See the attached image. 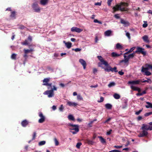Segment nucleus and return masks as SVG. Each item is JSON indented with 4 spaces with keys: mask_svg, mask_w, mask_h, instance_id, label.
<instances>
[{
    "mask_svg": "<svg viewBox=\"0 0 152 152\" xmlns=\"http://www.w3.org/2000/svg\"><path fill=\"white\" fill-rule=\"evenodd\" d=\"M97 58L100 62L98 63V66L99 67H102L105 71L107 72L111 71L117 72V68L114 67L112 68L108 64L107 61H105L101 56H98Z\"/></svg>",
    "mask_w": 152,
    "mask_h": 152,
    "instance_id": "f257e3e1",
    "label": "nucleus"
},
{
    "mask_svg": "<svg viewBox=\"0 0 152 152\" xmlns=\"http://www.w3.org/2000/svg\"><path fill=\"white\" fill-rule=\"evenodd\" d=\"M128 4L127 3L121 2L120 5L117 4L113 8L114 11L115 12L118 10L121 11H128V9L125 7L128 6Z\"/></svg>",
    "mask_w": 152,
    "mask_h": 152,
    "instance_id": "f03ea898",
    "label": "nucleus"
},
{
    "mask_svg": "<svg viewBox=\"0 0 152 152\" xmlns=\"http://www.w3.org/2000/svg\"><path fill=\"white\" fill-rule=\"evenodd\" d=\"M150 69H151L152 71V66L148 64H146L145 67L143 66L142 67L141 72L144 73V75L147 76H149L151 75V73L148 70Z\"/></svg>",
    "mask_w": 152,
    "mask_h": 152,
    "instance_id": "7ed1b4c3",
    "label": "nucleus"
},
{
    "mask_svg": "<svg viewBox=\"0 0 152 152\" xmlns=\"http://www.w3.org/2000/svg\"><path fill=\"white\" fill-rule=\"evenodd\" d=\"M70 132L73 134L77 133L79 131V126L78 125L70 124L69 125Z\"/></svg>",
    "mask_w": 152,
    "mask_h": 152,
    "instance_id": "20e7f679",
    "label": "nucleus"
},
{
    "mask_svg": "<svg viewBox=\"0 0 152 152\" xmlns=\"http://www.w3.org/2000/svg\"><path fill=\"white\" fill-rule=\"evenodd\" d=\"M54 90H57L56 88L54 86H53V88L52 90L47 91L45 92L43 94L45 95H47L49 98L51 97L54 96Z\"/></svg>",
    "mask_w": 152,
    "mask_h": 152,
    "instance_id": "39448f33",
    "label": "nucleus"
},
{
    "mask_svg": "<svg viewBox=\"0 0 152 152\" xmlns=\"http://www.w3.org/2000/svg\"><path fill=\"white\" fill-rule=\"evenodd\" d=\"M38 2V1H37L34 3L32 6V7L35 12H39L40 11V9L38 6L37 3Z\"/></svg>",
    "mask_w": 152,
    "mask_h": 152,
    "instance_id": "423d86ee",
    "label": "nucleus"
},
{
    "mask_svg": "<svg viewBox=\"0 0 152 152\" xmlns=\"http://www.w3.org/2000/svg\"><path fill=\"white\" fill-rule=\"evenodd\" d=\"M135 53H141L144 55H145L146 54V52L144 51V49L140 47H137V50L135 52Z\"/></svg>",
    "mask_w": 152,
    "mask_h": 152,
    "instance_id": "0eeeda50",
    "label": "nucleus"
},
{
    "mask_svg": "<svg viewBox=\"0 0 152 152\" xmlns=\"http://www.w3.org/2000/svg\"><path fill=\"white\" fill-rule=\"evenodd\" d=\"M128 54V53H125L124 54V60L121 61L120 62V63L121 64L122 63H124L126 65V66L128 65L129 59V58H128L126 55V54Z\"/></svg>",
    "mask_w": 152,
    "mask_h": 152,
    "instance_id": "6e6552de",
    "label": "nucleus"
},
{
    "mask_svg": "<svg viewBox=\"0 0 152 152\" xmlns=\"http://www.w3.org/2000/svg\"><path fill=\"white\" fill-rule=\"evenodd\" d=\"M141 81L140 80H139L134 81H130L128 82V84L129 85H137L139 84V83Z\"/></svg>",
    "mask_w": 152,
    "mask_h": 152,
    "instance_id": "1a4fd4ad",
    "label": "nucleus"
},
{
    "mask_svg": "<svg viewBox=\"0 0 152 152\" xmlns=\"http://www.w3.org/2000/svg\"><path fill=\"white\" fill-rule=\"evenodd\" d=\"M39 116L40 118L39 119L38 122L40 123L43 122L45 120V117L43 115L42 113L40 112L39 113Z\"/></svg>",
    "mask_w": 152,
    "mask_h": 152,
    "instance_id": "9d476101",
    "label": "nucleus"
},
{
    "mask_svg": "<svg viewBox=\"0 0 152 152\" xmlns=\"http://www.w3.org/2000/svg\"><path fill=\"white\" fill-rule=\"evenodd\" d=\"M71 30L73 32H77V33H80L83 31V29L80 28H79L76 27H73L71 28Z\"/></svg>",
    "mask_w": 152,
    "mask_h": 152,
    "instance_id": "9b49d317",
    "label": "nucleus"
},
{
    "mask_svg": "<svg viewBox=\"0 0 152 152\" xmlns=\"http://www.w3.org/2000/svg\"><path fill=\"white\" fill-rule=\"evenodd\" d=\"M50 80L49 78H46L44 79L43 81V85H46L47 86H48L50 87H51L52 85L51 83L49 84L48 83V82Z\"/></svg>",
    "mask_w": 152,
    "mask_h": 152,
    "instance_id": "f8f14e48",
    "label": "nucleus"
},
{
    "mask_svg": "<svg viewBox=\"0 0 152 152\" xmlns=\"http://www.w3.org/2000/svg\"><path fill=\"white\" fill-rule=\"evenodd\" d=\"M142 131L141 132L140 134L138 135V136L140 137H143L147 135L148 134V132L145 129H142Z\"/></svg>",
    "mask_w": 152,
    "mask_h": 152,
    "instance_id": "ddd939ff",
    "label": "nucleus"
},
{
    "mask_svg": "<svg viewBox=\"0 0 152 152\" xmlns=\"http://www.w3.org/2000/svg\"><path fill=\"white\" fill-rule=\"evenodd\" d=\"M79 62L83 66L84 69H85L86 66V61L84 60L80 59L79 60Z\"/></svg>",
    "mask_w": 152,
    "mask_h": 152,
    "instance_id": "4468645a",
    "label": "nucleus"
},
{
    "mask_svg": "<svg viewBox=\"0 0 152 152\" xmlns=\"http://www.w3.org/2000/svg\"><path fill=\"white\" fill-rule=\"evenodd\" d=\"M67 104L70 106L76 107L77 105V103L70 101H68L67 102Z\"/></svg>",
    "mask_w": 152,
    "mask_h": 152,
    "instance_id": "2eb2a0df",
    "label": "nucleus"
},
{
    "mask_svg": "<svg viewBox=\"0 0 152 152\" xmlns=\"http://www.w3.org/2000/svg\"><path fill=\"white\" fill-rule=\"evenodd\" d=\"M131 88L134 91H138V92H140L141 91V89L138 87L134 86L133 85H131L130 86Z\"/></svg>",
    "mask_w": 152,
    "mask_h": 152,
    "instance_id": "dca6fc26",
    "label": "nucleus"
},
{
    "mask_svg": "<svg viewBox=\"0 0 152 152\" xmlns=\"http://www.w3.org/2000/svg\"><path fill=\"white\" fill-rule=\"evenodd\" d=\"M104 34L107 36H111L112 35V31L110 30H108L104 32Z\"/></svg>",
    "mask_w": 152,
    "mask_h": 152,
    "instance_id": "f3484780",
    "label": "nucleus"
},
{
    "mask_svg": "<svg viewBox=\"0 0 152 152\" xmlns=\"http://www.w3.org/2000/svg\"><path fill=\"white\" fill-rule=\"evenodd\" d=\"M63 42L65 44L67 48L69 49L71 47L72 44L70 42H66L65 41H64Z\"/></svg>",
    "mask_w": 152,
    "mask_h": 152,
    "instance_id": "a211bd4d",
    "label": "nucleus"
},
{
    "mask_svg": "<svg viewBox=\"0 0 152 152\" xmlns=\"http://www.w3.org/2000/svg\"><path fill=\"white\" fill-rule=\"evenodd\" d=\"M121 23L124 24L126 26H128L129 25V23L128 21H126L123 19L121 20Z\"/></svg>",
    "mask_w": 152,
    "mask_h": 152,
    "instance_id": "6ab92c4d",
    "label": "nucleus"
},
{
    "mask_svg": "<svg viewBox=\"0 0 152 152\" xmlns=\"http://www.w3.org/2000/svg\"><path fill=\"white\" fill-rule=\"evenodd\" d=\"M49 0H41L40 4L42 5H45L48 2Z\"/></svg>",
    "mask_w": 152,
    "mask_h": 152,
    "instance_id": "aec40b11",
    "label": "nucleus"
},
{
    "mask_svg": "<svg viewBox=\"0 0 152 152\" xmlns=\"http://www.w3.org/2000/svg\"><path fill=\"white\" fill-rule=\"evenodd\" d=\"M149 128L148 126L147 125L143 124L141 128L142 129H145L146 130H149V129H148Z\"/></svg>",
    "mask_w": 152,
    "mask_h": 152,
    "instance_id": "412c9836",
    "label": "nucleus"
},
{
    "mask_svg": "<svg viewBox=\"0 0 152 152\" xmlns=\"http://www.w3.org/2000/svg\"><path fill=\"white\" fill-rule=\"evenodd\" d=\"M16 15L15 11H13L11 12V14L10 15V17L14 19H15Z\"/></svg>",
    "mask_w": 152,
    "mask_h": 152,
    "instance_id": "4be33fe9",
    "label": "nucleus"
},
{
    "mask_svg": "<svg viewBox=\"0 0 152 152\" xmlns=\"http://www.w3.org/2000/svg\"><path fill=\"white\" fill-rule=\"evenodd\" d=\"M146 103L147 104V105H145L146 108H152V103L148 102H147Z\"/></svg>",
    "mask_w": 152,
    "mask_h": 152,
    "instance_id": "5701e85b",
    "label": "nucleus"
},
{
    "mask_svg": "<svg viewBox=\"0 0 152 152\" xmlns=\"http://www.w3.org/2000/svg\"><path fill=\"white\" fill-rule=\"evenodd\" d=\"M122 53H121L120 54H117V53L115 52H113L111 53V55L112 57H118L119 56L121 55H122Z\"/></svg>",
    "mask_w": 152,
    "mask_h": 152,
    "instance_id": "b1692460",
    "label": "nucleus"
},
{
    "mask_svg": "<svg viewBox=\"0 0 152 152\" xmlns=\"http://www.w3.org/2000/svg\"><path fill=\"white\" fill-rule=\"evenodd\" d=\"M98 138L99 139L101 142L103 144H104L105 143L106 141L105 140H104L102 137L101 136H98Z\"/></svg>",
    "mask_w": 152,
    "mask_h": 152,
    "instance_id": "393cba45",
    "label": "nucleus"
},
{
    "mask_svg": "<svg viewBox=\"0 0 152 152\" xmlns=\"http://www.w3.org/2000/svg\"><path fill=\"white\" fill-rule=\"evenodd\" d=\"M68 119L70 120L74 121L75 120V118L73 115H69L68 116Z\"/></svg>",
    "mask_w": 152,
    "mask_h": 152,
    "instance_id": "a878e982",
    "label": "nucleus"
},
{
    "mask_svg": "<svg viewBox=\"0 0 152 152\" xmlns=\"http://www.w3.org/2000/svg\"><path fill=\"white\" fill-rule=\"evenodd\" d=\"M105 106L106 108L108 109H110L112 107V105L110 104H105Z\"/></svg>",
    "mask_w": 152,
    "mask_h": 152,
    "instance_id": "bb28decb",
    "label": "nucleus"
},
{
    "mask_svg": "<svg viewBox=\"0 0 152 152\" xmlns=\"http://www.w3.org/2000/svg\"><path fill=\"white\" fill-rule=\"evenodd\" d=\"M28 121L25 120H24L22 122V126H23V127H25V126H26L28 124Z\"/></svg>",
    "mask_w": 152,
    "mask_h": 152,
    "instance_id": "cd10ccee",
    "label": "nucleus"
},
{
    "mask_svg": "<svg viewBox=\"0 0 152 152\" xmlns=\"http://www.w3.org/2000/svg\"><path fill=\"white\" fill-rule=\"evenodd\" d=\"M114 98L116 99H118L120 97V95L117 94H115L113 95Z\"/></svg>",
    "mask_w": 152,
    "mask_h": 152,
    "instance_id": "c85d7f7f",
    "label": "nucleus"
},
{
    "mask_svg": "<svg viewBox=\"0 0 152 152\" xmlns=\"http://www.w3.org/2000/svg\"><path fill=\"white\" fill-rule=\"evenodd\" d=\"M116 47L119 49H121L123 48V47L119 43H118L116 45Z\"/></svg>",
    "mask_w": 152,
    "mask_h": 152,
    "instance_id": "c756f323",
    "label": "nucleus"
},
{
    "mask_svg": "<svg viewBox=\"0 0 152 152\" xmlns=\"http://www.w3.org/2000/svg\"><path fill=\"white\" fill-rule=\"evenodd\" d=\"M115 83L114 82H112L110 83L108 85V86L109 87H112L113 86H115Z\"/></svg>",
    "mask_w": 152,
    "mask_h": 152,
    "instance_id": "7c9ffc66",
    "label": "nucleus"
},
{
    "mask_svg": "<svg viewBox=\"0 0 152 152\" xmlns=\"http://www.w3.org/2000/svg\"><path fill=\"white\" fill-rule=\"evenodd\" d=\"M135 53L134 52L132 54H129L127 57L129 58V59L130 58H133L134 56Z\"/></svg>",
    "mask_w": 152,
    "mask_h": 152,
    "instance_id": "2f4dec72",
    "label": "nucleus"
},
{
    "mask_svg": "<svg viewBox=\"0 0 152 152\" xmlns=\"http://www.w3.org/2000/svg\"><path fill=\"white\" fill-rule=\"evenodd\" d=\"M77 100H83V97L80 94L77 95Z\"/></svg>",
    "mask_w": 152,
    "mask_h": 152,
    "instance_id": "473e14b6",
    "label": "nucleus"
},
{
    "mask_svg": "<svg viewBox=\"0 0 152 152\" xmlns=\"http://www.w3.org/2000/svg\"><path fill=\"white\" fill-rule=\"evenodd\" d=\"M141 82L142 83L147 82L150 84H151L152 83V81L151 80L149 79H148L147 80H144Z\"/></svg>",
    "mask_w": 152,
    "mask_h": 152,
    "instance_id": "72a5a7b5",
    "label": "nucleus"
},
{
    "mask_svg": "<svg viewBox=\"0 0 152 152\" xmlns=\"http://www.w3.org/2000/svg\"><path fill=\"white\" fill-rule=\"evenodd\" d=\"M54 140L55 145L56 146L58 145L59 144V142L58 141L57 139L56 138H54Z\"/></svg>",
    "mask_w": 152,
    "mask_h": 152,
    "instance_id": "f704fd0d",
    "label": "nucleus"
},
{
    "mask_svg": "<svg viewBox=\"0 0 152 152\" xmlns=\"http://www.w3.org/2000/svg\"><path fill=\"white\" fill-rule=\"evenodd\" d=\"M135 47H133L132 48H130V49L128 52L126 53H128V54L129 53L132 52L133 50H134L135 49Z\"/></svg>",
    "mask_w": 152,
    "mask_h": 152,
    "instance_id": "c9c22d12",
    "label": "nucleus"
},
{
    "mask_svg": "<svg viewBox=\"0 0 152 152\" xmlns=\"http://www.w3.org/2000/svg\"><path fill=\"white\" fill-rule=\"evenodd\" d=\"M24 51L25 53L26 54H27L30 52H31L32 51V50L31 49V50H24Z\"/></svg>",
    "mask_w": 152,
    "mask_h": 152,
    "instance_id": "e433bc0d",
    "label": "nucleus"
},
{
    "mask_svg": "<svg viewBox=\"0 0 152 152\" xmlns=\"http://www.w3.org/2000/svg\"><path fill=\"white\" fill-rule=\"evenodd\" d=\"M94 22L95 23H98L99 24H102V23L101 21H100L97 20V19H94Z\"/></svg>",
    "mask_w": 152,
    "mask_h": 152,
    "instance_id": "4c0bfd02",
    "label": "nucleus"
},
{
    "mask_svg": "<svg viewBox=\"0 0 152 152\" xmlns=\"http://www.w3.org/2000/svg\"><path fill=\"white\" fill-rule=\"evenodd\" d=\"M45 141H43L41 142H39V145H44L45 144Z\"/></svg>",
    "mask_w": 152,
    "mask_h": 152,
    "instance_id": "58836bf2",
    "label": "nucleus"
},
{
    "mask_svg": "<svg viewBox=\"0 0 152 152\" xmlns=\"http://www.w3.org/2000/svg\"><path fill=\"white\" fill-rule=\"evenodd\" d=\"M149 124L150 125L148 126L149 128L148 129L150 130H152V122H150Z\"/></svg>",
    "mask_w": 152,
    "mask_h": 152,
    "instance_id": "ea45409f",
    "label": "nucleus"
},
{
    "mask_svg": "<svg viewBox=\"0 0 152 152\" xmlns=\"http://www.w3.org/2000/svg\"><path fill=\"white\" fill-rule=\"evenodd\" d=\"M81 145L82 143L81 142L77 143L76 145V147L77 148H79Z\"/></svg>",
    "mask_w": 152,
    "mask_h": 152,
    "instance_id": "a19ab883",
    "label": "nucleus"
},
{
    "mask_svg": "<svg viewBox=\"0 0 152 152\" xmlns=\"http://www.w3.org/2000/svg\"><path fill=\"white\" fill-rule=\"evenodd\" d=\"M16 56V54L13 53L11 56V58L12 59H15Z\"/></svg>",
    "mask_w": 152,
    "mask_h": 152,
    "instance_id": "79ce46f5",
    "label": "nucleus"
},
{
    "mask_svg": "<svg viewBox=\"0 0 152 152\" xmlns=\"http://www.w3.org/2000/svg\"><path fill=\"white\" fill-rule=\"evenodd\" d=\"M87 141L88 143L89 144L92 145L94 143V142L91 140H88Z\"/></svg>",
    "mask_w": 152,
    "mask_h": 152,
    "instance_id": "37998d69",
    "label": "nucleus"
},
{
    "mask_svg": "<svg viewBox=\"0 0 152 152\" xmlns=\"http://www.w3.org/2000/svg\"><path fill=\"white\" fill-rule=\"evenodd\" d=\"M113 0H107V3L109 6H110L111 2Z\"/></svg>",
    "mask_w": 152,
    "mask_h": 152,
    "instance_id": "c03bdc74",
    "label": "nucleus"
},
{
    "mask_svg": "<svg viewBox=\"0 0 152 152\" xmlns=\"http://www.w3.org/2000/svg\"><path fill=\"white\" fill-rule=\"evenodd\" d=\"M101 2H102L101 1L100 2H97L96 3H94V5H96V6L98 5V6H100L101 5Z\"/></svg>",
    "mask_w": 152,
    "mask_h": 152,
    "instance_id": "a18cd8bd",
    "label": "nucleus"
},
{
    "mask_svg": "<svg viewBox=\"0 0 152 152\" xmlns=\"http://www.w3.org/2000/svg\"><path fill=\"white\" fill-rule=\"evenodd\" d=\"M103 100H104V98L102 97H101L100 98V100H98L97 102H102L103 101Z\"/></svg>",
    "mask_w": 152,
    "mask_h": 152,
    "instance_id": "49530a36",
    "label": "nucleus"
},
{
    "mask_svg": "<svg viewBox=\"0 0 152 152\" xmlns=\"http://www.w3.org/2000/svg\"><path fill=\"white\" fill-rule=\"evenodd\" d=\"M81 49L78 48H77L75 49H73V50H74L76 52H78L79 51L81 50Z\"/></svg>",
    "mask_w": 152,
    "mask_h": 152,
    "instance_id": "de8ad7c7",
    "label": "nucleus"
},
{
    "mask_svg": "<svg viewBox=\"0 0 152 152\" xmlns=\"http://www.w3.org/2000/svg\"><path fill=\"white\" fill-rule=\"evenodd\" d=\"M63 109H64V107H63V105H61L59 108V110L61 111H63Z\"/></svg>",
    "mask_w": 152,
    "mask_h": 152,
    "instance_id": "09e8293b",
    "label": "nucleus"
},
{
    "mask_svg": "<svg viewBox=\"0 0 152 152\" xmlns=\"http://www.w3.org/2000/svg\"><path fill=\"white\" fill-rule=\"evenodd\" d=\"M145 22H146L145 23H144L143 24L142 26H143V27H144V28H146L148 26V24L147 23V22L146 21Z\"/></svg>",
    "mask_w": 152,
    "mask_h": 152,
    "instance_id": "8fccbe9b",
    "label": "nucleus"
},
{
    "mask_svg": "<svg viewBox=\"0 0 152 152\" xmlns=\"http://www.w3.org/2000/svg\"><path fill=\"white\" fill-rule=\"evenodd\" d=\"M152 114V112H150L149 113H147L145 114L144 115L145 116H148L151 114Z\"/></svg>",
    "mask_w": 152,
    "mask_h": 152,
    "instance_id": "3c124183",
    "label": "nucleus"
},
{
    "mask_svg": "<svg viewBox=\"0 0 152 152\" xmlns=\"http://www.w3.org/2000/svg\"><path fill=\"white\" fill-rule=\"evenodd\" d=\"M142 111V109L140 110H139V111L136 112L135 113V114L137 115H138L140 114V113Z\"/></svg>",
    "mask_w": 152,
    "mask_h": 152,
    "instance_id": "603ef678",
    "label": "nucleus"
},
{
    "mask_svg": "<svg viewBox=\"0 0 152 152\" xmlns=\"http://www.w3.org/2000/svg\"><path fill=\"white\" fill-rule=\"evenodd\" d=\"M114 17L117 19H119L120 18V16L119 15V14H115L114 16Z\"/></svg>",
    "mask_w": 152,
    "mask_h": 152,
    "instance_id": "864d4df0",
    "label": "nucleus"
},
{
    "mask_svg": "<svg viewBox=\"0 0 152 152\" xmlns=\"http://www.w3.org/2000/svg\"><path fill=\"white\" fill-rule=\"evenodd\" d=\"M109 152H121L119 151L116 150H113L109 151Z\"/></svg>",
    "mask_w": 152,
    "mask_h": 152,
    "instance_id": "5fc2aeb1",
    "label": "nucleus"
},
{
    "mask_svg": "<svg viewBox=\"0 0 152 152\" xmlns=\"http://www.w3.org/2000/svg\"><path fill=\"white\" fill-rule=\"evenodd\" d=\"M112 131V130L111 129H110L109 131L107 132V134L108 135H110Z\"/></svg>",
    "mask_w": 152,
    "mask_h": 152,
    "instance_id": "6e6d98bb",
    "label": "nucleus"
},
{
    "mask_svg": "<svg viewBox=\"0 0 152 152\" xmlns=\"http://www.w3.org/2000/svg\"><path fill=\"white\" fill-rule=\"evenodd\" d=\"M114 147L116 148H120L122 147V145L119 146H114Z\"/></svg>",
    "mask_w": 152,
    "mask_h": 152,
    "instance_id": "4d7b16f0",
    "label": "nucleus"
},
{
    "mask_svg": "<svg viewBox=\"0 0 152 152\" xmlns=\"http://www.w3.org/2000/svg\"><path fill=\"white\" fill-rule=\"evenodd\" d=\"M130 34L129 32H126V35L128 38H130Z\"/></svg>",
    "mask_w": 152,
    "mask_h": 152,
    "instance_id": "13d9d810",
    "label": "nucleus"
},
{
    "mask_svg": "<svg viewBox=\"0 0 152 152\" xmlns=\"http://www.w3.org/2000/svg\"><path fill=\"white\" fill-rule=\"evenodd\" d=\"M147 13L149 14H151L152 15V10H149L147 12Z\"/></svg>",
    "mask_w": 152,
    "mask_h": 152,
    "instance_id": "bf43d9fd",
    "label": "nucleus"
},
{
    "mask_svg": "<svg viewBox=\"0 0 152 152\" xmlns=\"http://www.w3.org/2000/svg\"><path fill=\"white\" fill-rule=\"evenodd\" d=\"M118 73L120 75H123L124 74V72L121 71L118 72Z\"/></svg>",
    "mask_w": 152,
    "mask_h": 152,
    "instance_id": "052dcab7",
    "label": "nucleus"
},
{
    "mask_svg": "<svg viewBox=\"0 0 152 152\" xmlns=\"http://www.w3.org/2000/svg\"><path fill=\"white\" fill-rule=\"evenodd\" d=\"M25 28V27L23 26H20L19 27V28L20 29H23Z\"/></svg>",
    "mask_w": 152,
    "mask_h": 152,
    "instance_id": "680f3d73",
    "label": "nucleus"
},
{
    "mask_svg": "<svg viewBox=\"0 0 152 152\" xmlns=\"http://www.w3.org/2000/svg\"><path fill=\"white\" fill-rule=\"evenodd\" d=\"M97 71V69H96V68H94L93 69V72L94 73H96Z\"/></svg>",
    "mask_w": 152,
    "mask_h": 152,
    "instance_id": "e2e57ef3",
    "label": "nucleus"
},
{
    "mask_svg": "<svg viewBox=\"0 0 152 152\" xmlns=\"http://www.w3.org/2000/svg\"><path fill=\"white\" fill-rule=\"evenodd\" d=\"M28 42V41L26 40L23 43V44L24 45L28 44V43L27 42Z\"/></svg>",
    "mask_w": 152,
    "mask_h": 152,
    "instance_id": "0e129e2a",
    "label": "nucleus"
},
{
    "mask_svg": "<svg viewBox=\"0 0 152 152\" xmlns=\"http://www.w3.org/2000/svg\"><path fill=\"white\" fill-rule=\"evenodd\" d=\"M142 119V118L141 116H138V117H137V120H138V121H140Z\"/></svg>",
    "mask_w": 152,
    "mask_h": 152,
    "instance_id": "69168bd1",
    "label": "nucleus"
},
{
    "mask_svg": "<svg viewBox=\"0 0 152 152\" xmlns=\"http://www.w3.org/2000/svg\"><path fill=\"white\" fill-rule=\"evenodd\" d=\"M144 41L147 42H149V40L148 39H143Z\"/></svg>",
    "mask_w": 152,
    "mask_h": 152,
    "instance_id": "338daca9",
    "label": "nucleus"
},
{
    "mask_svg": "<svg viewBox=\"0 0 152 152\" xmlns=\"http://www.w3.org/2000/svg\"><path fill=\"white\" fill-rule=\"evenodd\" d=\"M36 136V133L35 132L34 133V135L33 136V139H34Z\"/></svg>",
    "mask_w": 152,
    "mask_h": 152,
    "instance_id": "774afa93",
    "label": "nucleus"
}]
</instances>
